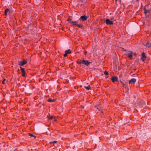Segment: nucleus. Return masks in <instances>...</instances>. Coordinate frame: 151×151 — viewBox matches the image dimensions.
I'll use <instances>...</instances> for the list:
<instances>
[{
    "label": "nucleus",
    "instance_id": "2f4dec72",
    "mask_svg": "<svg viewBox=\"0 0 151 151\" xmlns=\"http://www.w3.org/2000/svg\"><path fill=\"white\" fill-rule=\"evenodd\" d=\"M10 151H13V150H12V151L11 150Z\"/></svg>",
    "mask_w": 151,
    "mask_h": 151
},
{
    "label": "nucleus",
    "instance_id": "6ab92c4d",
    "mask_svg": "<svg viewBox=\"0 0 151 151\" xmlns=\"http://www.w3.org/2000/svg\"><path fill=\"white\" fill-rule=\"evenodd\" d=\"M104 74L106 75H108L109 74V73L107 71H105L104 72Z\"/></svg>",
    "mask_w": 151,
    "mask_h": 151
},
{
    "label": "nucleus",
    "instance_id": "9b49d317",
    "mask_svg": "<svg viewBox=\"0 0 151 151\" xmlns=\"http://www.w3.org/2000/svg\"><path fill=\"white\" fill-rule=\"evenodd\" d=\"M142 57L141 58L142 59L143 61L144 60V59H146V57L145 55V54L144 52H143L142 54Z\"/></svg>",
    "mask_w": 151,
    "mask_h": 151
},
{
    "label": "nucleus",
    "instance_id": "dca6fc26",
    "mask_svg": "<svg viewBox=\"0 0 151 151\" xmlns=\"http://www.w3.org/2000/svg\"><path fill=\"white\" fill-rule=\"evenodd\" d=\"M29 135L31 137H34L35 139L36 138V137L33 134L31 133H29Z\"/></svg>",
    "mask_w": 151,
    "mask_h": 151
},
{
    "label": "nucleus",
    "instance_id": "cd10ccee",
    "mask_svg": "<svg viewBox=\"0 0 151 151\" xmlns=\"http://www.w3.org/2000/svg\"><path fill=\"white\" fill-rule=\"evenodd\" d=\"M133 55H136V54L135 53H134V54Z\"/></svg>",
    "mask_w": 151,
    "mask_h": 151
},
{
    "label": "nucleus",
    "instance_id": "c85d7f7f",
    "mask_svg": "<svg viewBox=\"0 0 151 151\" xmlns=\"http://www.w3.org/2000/svg\"><path fill=\"white\" fill-rule=\"evenodd\" d=\"M119 76V77L120 78L122 76V75H120Z\"/></svg>",
    "mask_w": 151,
    "mask_h": 151
},
{
    "label": "nucleus",
    "instance_id": "6e6552de",
    "mask_svg": "<svg viewBox=\"0 0 151 151\" xmlns=\"http://www.w3.org/2000/svg\"><path fill=\"white\" fill-rule=\"evenodd\" d=\"M21 70L22 73V76H25V72L24 70V68H22V67H21Z\"/></svg>",
    "mask_w": 151,
    "mask_h": 151
},
{
    "label": "nucleus",
    "instance_id": "a211bd4d",
    "mask_svg": "<svg viewBox=\"0 0 151 151\" xmlns=\"http://www.w3.org/2000/svg\"><path fill=\"white\" fill-rule=\"evenodd\" d=\"M85 88L89 90L90 89V86H84Z\"/></svg>",
    "mask_w": 151,
    "mask_h": 151
},
{
    "label": "nucleus",
    "instance_id": "0eeeda50",
    "mask_svg": "<svg viewBox=\"0 0 151 151\" xmlns=\"http://www.w3.org/2000/svg\"><path fill=\"white\" fill-rule=\"evenodd\" d=\"M136 81V79L133 78L131 79L129 81V83L130 84L131 83H134Z\"/></svg>",
    "mask_w": 151,
    "mask_h": 151
},
{
    "label": "nucleus",
    "instance_id": "2eb2a0df",
    "mask_svg": "<svg viewBox=\"0 0 151 151\" xmlns=\"http://www.w3.org/2000/svg\"><path fill=\"white\" fill-rule=\"evenodd\" d=\"M71 51L70 50H66L65 51V53L67 54V55L68 54L70 53Z\"/></svg>",
    "mask_w": 151,
    "mask_h": 151
},
{
    "label": "nucleus",
    "instance_id": "7c9ffc66",
    "mask_svg": "<svg viewBox=\"0 0 151 151\" xmlns=\"http://www.w3.org/2000/svg\"><path fill=\"white\" fill-rule=\"evenodd\" d=\"M17 150V149H15V150Z\"/></svg>",
    "mask_w": 151,
    "mask_h": 151
},
{
    "label": "nucleus",
    "instance_id": "bb28decb",
    "mask_svg": "<svg viewBox=\"0 0 151 151\" xmlns=\"http://www.w3.org/2000/svg\"><path fill=\"white\" fill-rule=\"evenodd\" d=\"M123 86L124 87L125 86V84L124 83H123Z\"/></svg>",
    "mask_w": 151,
    "mask_h": 151
},
{
    "label": "nucleus",
    "instance_id": "a878e982",
    "mask_svg": "<svg viewBox=\"0 0 151 151\" xmlns=\"http://www.w3.org/2000/svg\"><path fill=\"white\" fill-rule=\"evenodd\" d=\"M67 55L65 53V54L64 55V57H66L67 56Z\"/></svg>",
    "mask_w": 151,
    "mask_h": 151
},
{
    "label": "nucleus",
    "instance_id": "5701e85b",
    "mask_svg": "<svg viewBox=\"0 0 151 151\" xmlns=\"http://www.w3.org/2000/svg\"><path fill=\"white\" fill-rule=\"evenodd\" d=\"M6 79H4V80H3V81H2V83L3 84H4L5 83V82H4V81H5L6 80Z\"/></svg>",
    "mask_w": 151,
    "mask_h": 151
},
{
    "label": "nucleus",
    "instance_id": "aec40b11",
    "mask_svg": "<svg viewBox=\"0 0 151 151\" xmlns=\"http://www.w3.org/2000/svg\"><path fill=\"white\" fill-rule=\"evenodd\" d=\"M55 101L54 99H50L48 101L50 102H53Z\"/></svg>",
    "mask_w": 151,
    "mask_h": 151
},
{
    "label": "nucleus",
    "instance_id": "f8f14e48",
    "mask_svg": "<svg viewBox=\"0 0 151 151\" xmlns=\"http://www.w3.org/2000/svg\"><path fill=\"white\" fill-rule=\"evenodd\" d=\"M47 117L49 119H54V121H55V117L52 116H51L50 115H48L47 116Z\"/></svg>",
    "mask_w": 151,
    "mask_h": 151
},
{
    "label": "nucleus",
    "instance_id": "412c9836",
    "mask_svg": "<svg viewBox=\"0 0 151 151\" xmlns=\"http://www.w3.org/2000/svg\"><path fill=\"white\" fill-rule=\"evenodd\" d=\"M77 26L79 28H81V27H82V26H82V25H79L78 24V25H77Z\"/></svg>",
    "mask_w": 151,
    "mask_h": 151
},
{
    "label": "nucleus",
    "instance_id": "f257e3e1",
    "mask_svg": "<svg viewBox=\"0 0 151 151\" xmlns=\"http://www.w3.org/2000/svg\"><path fill=\"white\" fill-rule=\"evenodd\" d=\"M77 63L79 64H82L85 65L86 66L90 64L91 63V62H88L87 60H83L81 61L80 62L78 61Z\"/></svg>",
    "mask_w": 151,
    "mask_h": 151
},
{
    "label": "nucleus",
    "instance_id": "39448f33",
    "mask_svg": "<svg viewBox=\"0 0 151 151\" xmlns=\"http://www.w3.org/2000/svg\"><path fill=\"white\" fill-rule=\"evenodd\" d=\"M111 79L112 82H114L117 81L118 78L117 76H112L111 77Z\"/></svg>",
    "mask_w": 151,
    "mask_h": 151
},
{
    "label": "nucleus",
    "instance_id": "1a4fd4ad",
    "mask_svg": "<svg viewBox=\"0 0 151 151\" xmlns=\"http://www.w3.org/2000/svg\"><path fill=\"white\" fill-rule=\"evenodd\" d=\"M10 13L9 9H5V15H7Z\"/></svg>",
    "mask_w": 151,
    "mask_h": 151
},
{
    "label": "nucleus",
    "instance_id": "9d476101",
    "mask_svg": "<svg viewBox=\"0 0 151 151\" xmlns=\"http://www.w3.org/2000/svg\"><path fill=\"white\" fill-rule=\"evenodd\" d=\"M70 23L71 24L76 26L78 25V22L76 21H70Z\"/></svg>",
    "mask_w": 151,
    "mask_h": 151
},
{
    "label": "nucleus",
    "instance_id": "4468645a",
    "mask_svg": "<svg viewBox=\"0 0 151 151\" xmlns=\"http://www.w3.org/2000/svg\"><path fill=\"white\" fill-rule=\"evenodd\" d=\"M150 12V10H147L145 9H144V13L145 14H146L147 13H149Z\"/></svg>",
    "mask_w": 151,
    "mask_h": 151
},
{
    "label": "nucleus",
    "instance_id": "423d86ee",
    "mask_svg": "<svg viewBox=\"0 0 151 151\" xmlns=\"http://www.w3.org/2000/svg\"><path fill=\"white\" fill-rule=\"evenodd\" d=\"M80 19H81L83 21H84L87 19V17L85 15L81 16V17Z\"/></svg>",
    "mask_w": 151,
    "mask_h": 151
},
{
    "label": "nucleus",
    "instance_id": "7ed1b4c3",
    "mask_svg": "<svg viewBox=\"0 0 151 151\" xmlns=\"http://www.w3.org/2000/svg\"><path fill=\"white\" fill-rule=\"evenodd\" d=\"M106 24L107 25H111L113 24V22L109 19H106Z\"/></svg>",
    "mask_w": 151,
    "mask_h": 151
},
{
    "label": "nucleus",
    "instance_id": "20e7f679",
    "mask_svg": "<svg viewBox=\"0 0 151 151\" xmlns=\"http://www.w3.org/2000/svg\"><path fill=\"white\" fill-rule=\"evenodd\" d=\"M19 65L20 66L23 65L27 63V62L24 60L23 61H20L19 62Z\"/></svg>",
    "mask_w": 151,
    "mask_h": 151
},
{
    "label": "nucleus",
    "instance_id": "f3484780",
    "mask_svg": "<svg viewBox=\"0 0 151 151\" xmlns=\"http://www.w3.org/2000/svg\"><path fill=\"white\" fill-rule=\"evenodd\" d=\"M57 142V141H54L53 142H50V143L51 144H55V143H56Z\"/></svg>",
    "mask_w": 151,
    "mask_h": 151
},
{
    "label": "nucleus",
    "instance_id": "4be33fe9",
    "mask_svg": "<svg viewBox=\"0 0 151 151\" xmlns=\"http://www.w3.org/2000/svg\"><path fill=\"white\" fill-rule=\"evenodd\" d=\"M125 88L127 91L129 90V88L128 86H125Z\"/></svg>",
    "mask_w": 151,
    "mask_h": 151
},
{
    "label": "nucleus",
    "instance_id": "f03ea898",
    "mask_svg": "<svg viewBox=\"0 0 151 151\" xmlns=\"http://www.w3.org/2000/svg\"><path fill=\"white\" fill-rule=\"evenodd\" d=\"M127 55H128V57L130 59L132 58V57L134 54V52L131 51H128L127 52Z\"/></svg>",
    "mask_w": 151,
    "mask_h": 151
},
{
    "label": "nucleus",
    "instance_id": "ddd939ff",
    "mask_svg": "<svg viewBox=\"0 0 151 151\" xmlns=\"http://www.w3.org/2000/svg\"><path fill=\"white\" fill-rule=\"evenodd\" d=\"M145 46L148 47L151 46V43H150L149 42H147L145 45Z\"/></svg>",
    "mask_w": 151,
    "mask_h": 151
},
{
    "label": "nucleus",
    "instance_id": "b1692460",
    "mask_svg": "<svg viewBox=\"0 0 151 151\" xmlns=\"http://www.w3.org/2000/svg\"><path fill=\"white\" fill-rule=\"evenodd\" d=\"M68 22L70 23V21H71V20L70 19H68Z\"/></svg>",
    "mask_w": 151,
    "mask_h": 151
},
{
    "label": "nucleus",
    "instance_id": "393cba45",
    "mask_svg": "<svg viewBox=\"0 0 151 151\" xmlns=\"http://www.w3.org/2000/svg\"><path fill=\"white\" fill-rule=\"evenodd\" d=\"M97 109H98L99 110H101V108L100 107L99 108H97Z\"/></svg>",
    "mask_w": 151,
    "mask_h": 151
},
{
    "label": "nucleus",
    "instance_id": "c756f323",
    "mask_svg": "<svg viewBox=\"0 0 151 151\" xmlns=\"http://www.w3.org/2000/svg\"><path fill=\"white\" fill-rule=\"evenodd\" d=\"M82 107V108H84V106H83Z\"/></svg>",
    "mask_w": 151,
    "mask_h": 151
}]
</instances>
